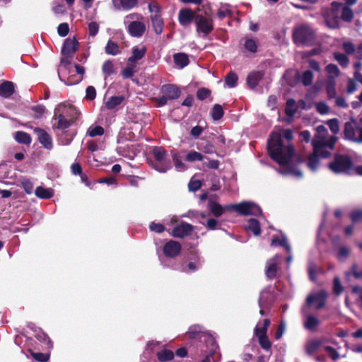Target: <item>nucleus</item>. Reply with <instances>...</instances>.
Segmentation results:
<instances>
[{
  "label": "nucleus",
  "mask_w": 362,
  "mask_h": 362,
  "mask_svg": "<svg viewBox=\"0 0 362 362\" xmlns=\"http://www.w3.org/2000/svg\"><path fill=\"white\" fill-rule=\"evenodd\" d=\"M173 60L175 64L179 69H183L189 64V59L188 55L184 52L176 53L173 55Z\"/></svg>",
  "instance_id": "obj_25"
},
{
  "label": "nucleus",
  "mask_w": 362,
  "mask_h": 362,
  "mask_svg": "<svg viewBox=\"0 0 362 362\" xmlns=\"http://www.w3.org/2000/svg\"><path fill=\"white\" fill-rule=\"evenodd\" d=\"M151 21L154 32L160 35L163 30L164 22L161 15H151Z\"/></svg>",
  "instance_id": "obj_28"
},
{
  "label": "nucleus",
  "mask_w": 362,
  "mask_h": 362,
  "mask_svg": "<svg viewBox=\"0 0 362 362\" xmlns=\"http://www.w3.org/2000/svg\"><path fill=\"white\" fill-rule=\"evenodd\" d=\"M354 17L352 10L348 6H344L341 11V18L347 22H350Z\"/></svg>",
  "instance_id": "obj_57"
},
{
  "label": "nucleus",
  "mask_w": 362,
  "mask_h": 362,
  "mask_svg": "<svg viewBox=\"0 0 362 362\" xmlns=\"http://www.w3.org/2000/svg\"><path fill=\"white\" fill-rule=\"evenodd\" d=\"M137 4V0H120V4L124 10L132 9L135 7Z\"/></svg>",
  "instance_id": "obj_60"
},
{
  "label": "nucleus",
  "mask_w": 362,
  "mask_h": 362,
  "mask_svg": "<svg viewBox=\"0 0 362 362\" xmlns=\"http://www.w3.org/2000/svg\"><path fill=\"white\" fill-rule=\"evenodd\" d=\"M209 209L216 217H220L224 211V208L221 204L212 201L209 202Z\"/></svg>",
  "instance_id": "obj_41"
},
{
  "label": "nucleus",
  "mask_w": 362,
  "mask_h": 362,
  "mask_svg": "<svg viewBox=\"0 0 362 362\" xmlns=\"http://www.w3.org/2000/svg\"><path fill=\"white\" fill-rule=\"evenodd\" d=\"M344 136L353 142L362 144V127L355 119H351L344 124Z\"/></svg>",
  "instance_id": "obj_6"
},
{
  "label": "nucleus",
  "mask_w": 362,
  "mask_h": 362,
  "mask_svg": "<svg viewBox=\"0 0 362 362\" xmlns=\"http://www.w3.org/2000/svg\"><path fill=\"white\" fill-rule=\"evenodd\" d=\"M317 111L321 115H327L329 112V107L325 102H318L315 104Z\"/></svg>",
  "instance_id": "obj_58"
},
{
  "label": "nucleus",
  "mask_w": 362,
  "mask_h": 362,
  "mask_svg": "<svg viewBox=\"0 0 362 362\" xmlns=\"http://www.w3.org/2000/svg\"><path fill=\"white\" fill-rule=\"evenodd\" d=\"M329 168L334 173L351 174L354 172V164L349 157L337 155L329 164Z\"/></svg>",
  "instance_id": "obj_5"
},
{
  "label": "nucleus",
  "mask_w": 362,
  "mask_h": 362,
  "mask_svg": "<svg viewBox=\"0 0 362 362\" xmlns=\"http://www.w3.org/2000/svg\"><path fill=\"white\" fill-rule=\"evenodd\" d=\"M336 81H326L325 89L328 99H332L337 96Z\"/></svg>",
  "instance_id": "obj_39"
},
{
  "label": "nucleus",
  "mask_w": 362,
  "mask_h": 362,
  "mask_svg": "<svg viewBox=\"0 0 362 362\" xmlns=\"http://www.w3.org/2000/svg\"><path fill=\"white\" fill-rule=\"evenodd\" d=\"M182 250V245L173 240H170L164 245L163 252L164 255L168 258H175L179 256Z\"/></svg>",
  "instance_id": "obj_12"
},
{
  "label": "nucleus",
  "mask_w": 362,
  "mask_h": 362,
  "mask_svg": "<svg viewBox=\"0 0 362 362\" xmlns=\"http://www.w3.org/2000/svg\"><path fill=\"white\" fill-rule=\"evenodd\" d=\"M204 335L202 327L198 325H192L186 332V336L190 339H201Z\"/></svg>",
  "instance_id": "obj_27"
},
{
  "label": "nucleus",
  "mask_w": 362,
  "mask_h": 362,
  "mask_svg": "<svg viewBox=\"0 0 362 362\" xmlns=\"http://www.w3.org/2000/svg\"><path fill=\"white\" fill-rule=\"evenodd\" d=\"M314 38V33L308 25H303L296 30V43L310 45Z\"/></svg>",
  "instance_id": "obj_9"
},
{
  "label": "nucleus",
  "mask_w": 362,
  "mask_h": 362,
  "mask_svg": "<svg viewBox=\"0 0 362 362\" xmlns=\"http://www.w3.org/2000/svg\"><path fill=\"white\" fill-rule=\"evenodd\" d=\"M250 204L251 202H243L239 204L226 205L225 209L227 210L233 209L237 213L243 216H249L250 213Z\"/></svg>",
  "instance_id": "obj_19"
},
{
  "label": "nucleus",
  "mask_w": 362,
  "mask_h": 362,
  "mask_svg": "<svg viewBox=\"0 0 362 362\" xmlns=\"http://www.w3.org/2000/svg\"><path fill=\"white\" fill-rule=\"evenodd\" d=\"M33 132L37 135V141L45 149L50 151L53 148L52 138L47 132L40 127H35Z\"/></svg>",
  "instance_id": "obj_11"
},
{
  "label": "nucleus",
  "mask_w": 362,
  "mask_h": 362,
  "mask_svg": "<svg viewBox=\"0 0 362 362\" xmlns=\"http://www.w3.org/2000/svg\"><path fill=\"white\" fill-rule=\"evenodd\" d=\"M30 355L32 357L40 362H47L49 359V354H44L40 352H34L32 350H30Z\"/></svg>",
  "instance_id": "obj_53"
},
{
  "label": "nucleus",
  "mask_w": 362,
  "mask_h": 362,
  "mask_svg": "<svg viewBox=\"0 0 362 362\" xmlns=\"http://www.w3.org/2000/svg\"><path fill=\"white\" fill-rule=\"evenodd\" d=\"M293 132L291 129L272 131L267 139V153L279 164L278 172L284 176L294 175Z\"/></svg>",
  "instance_id": "obj_1"
},
{
  "label": "nucleus",
  "mask_w": 362,
  "mask_h": 362,
  "mask_svg": "<svg viewBox=\"0 0 362 362\" xmlns=\"http://www.w3.org/2000/svg\"><path fill=\"white\" fill-rule=\"evenodd\" d=\"M99 30V25L95 21H92L88 24V33L89 35L95 37Z\"/></svg>",
  "instance_id": "obj_64"
},
{
  "label": "nucleus",
  "mask_w": 362,
  "mask_h": 362,
  "mask_svg": "<svg viewBox=\"0 0 362 362\" xmlns=\"http://www.w3.org/2000/svg\"><path fill=\"white\" fill-rule=\"evenodd\" d=\"M264 72L262 71H256L250 73L247 77V84L251 88H255L259 81L262 80Z\"/></svg>",
  "instance_id": "obj_20"
},
{
  "label": "nucleus",
  "mask_w": 362,
  "mask_h": 362,
  "mask_svg": "<svg viewBox=\"0 0 362 362\" xmlns=\"http://www.w3.org/2000/svg\"><path fill=\"white\" fill-rule=\"evenodd\" d=\"M327 78L326 81H336V79L340 76V70L338 66L334 64H329L325 69Z\"/></svg>",
  "instance_id": "obj_26"
},
{
  "label": "nucleus",
  "mask_w": 362,
  "mask_h": 362,
  "mask_svg": "<svg viewBox=\"0 0 362 362\" xmlns=\"http://www.w3.org/2000/svg\"><path fill=\"white\" fill-rule=\"evenodd\" d=\"M124 100V97L123 95L112 96L106 102L105 106L108 110H113L117 106L122 104V103Z\"/></svg>",
  "instance_id": "obj_36"
},
{
  "label": "nucleus",
  "mask_w": 362,
  "mask_h": 362,
  "mask_svg": "<svg viewBox=\"0 0 362 362\" xmlns=\"http://www.w3.org/2000/svg\"><path fill=\"white\" fill-rule=\"evenodd\" d=\"M146 52V48L143 46L141 49L138 47H134L132 49V55L128 59L129 65L136 66L137 61L141 59Z\"/></svg>",
  "instance_id": "obj_22"
},
{
  "label": "nucleus",
  "mask_w": 362,
  "mask_h": 362,
  "mask_svg": "<svg viewBox=\"0 0 362 362\" xmlns=\"http://www.w3.org/2000/svg\"><path fill=\"white\" fill-rule=\"evenodd\" d=\"M75 134L69 132L68 131L63 132L59 136V142L62 145H69L72 141Z\"/></svg>",
  "instance_id": "obj_48"
},
{
  "label": "nucleus",
  "mask_w": 362,
  "mask_h": 362,
  "mask_svg": "<svg viewBox=\"0 0 362 362\" xmlns=\"http://www.w3.org/2000/svg\"><path fill=\"white\" fill-rule=\"evenodd\" d=\"M52 119L55 121L52 125L54 129L65 130L73 123L71 119H66L63 113L58 114L57 109L54 110V115Z\"/></svg>",
  "instance_id": "obj_15"
},
{
  "label": "nucleus",
  "mask_w": 362,
  "mask_h": 362,
  "mask_svg": "<svg viewBox=\"0 0 362 362\" xmlns=\"http://www.w3.org/2000/svg\"><path fill=\"white\" fill-rule=\"evenodd\" d=\"M104 132L105 130L103 127L99 125H91L87 131V135H88L90 137H95L97 136H102L104 134Z\"/></svg>",
  "instance_id": "obj_46"
},
{
  "label": "nucleus",
  "mask_w": 362,
  "mask_h": 362,
  "mask_svg": "<svg viewBox=\"0 0 362 362\" xmlns=\"http://www.w3.org/2000/svg\"><path fill=\"white\" fill-rule=\"evenodd\" d=\"M21 186L27 194H30L33 193V183L29 179H22L21 181Z\"/></svg>",
  "instance_id": "obj_54"
},
{
  "label": "nucleus",
  "mask_w": 362,
  "mask_h": 362,
  "mask_svg": "<svg viewBox=\"0 0 362 362\" xmlns=\"http://www.w3.org/2000/svg\"><path fill=\"white\" fill-rule=\"evenodd\" d=\"M272 247L281 246L283 247L286 252L288 254L291 252V247L288 244L287 238L284 235H281V237L274 235L272 237L271 242Z\"/></svg>",
  "instance_id": "obj_24"
},
{
  "label": "nucleus",
  "mask_w": 362,
  "mask_h": 362,
  "mask_svg": "<svg viewBox=\"0 0 362 362\" xmlns=\"http://www.w3.org/2000/svg\"><path fill=\"white\" fill-rule=\"evenodd\" d=\"M246 229L252 231V233L257 236L261 233V228L259 222L255 218H250L247 221Z\"/></svg>",
  "instance_id": "obj_33"
},
{
  "label": "nucleus",
  "mask_w": 362,
  "mask_h": 362,
  "mask_svg": "<svg viewBox=\"0 0 362 362\" xmlns=\"http://www.w3.org/2000/svg\"><path fill=\"white\" fill-rule=\"evenodd\" d=\"M327 294L325 291H320L310 294L306 298V303L314 309H320L325 305Z\"/></svg>",
  "instance_id": "obj_10"
},
{
  "label": "nucleus",
  "mask_w": 362,
  "mask_h": 362,
  "mask_svg": "<svg viewBox=\"0 0 362 362\" xmlns=\"http://www.w3.org/2000/svg\"><path fill=\"white\" fill-rule=\"evenodd\" d=\"M135 67L136 66H133L130 65V66L125 67L124 69H122V75L123 78H132L134 76V74L135 72V70H134Z\"/></svg>",
  "instance_id": "obj_62"
},
{
  "label": "nucleus",
  "mask_w": 362,
  "mask_h": 362,
  "mask_svg": "<svg viewBox=\"0 0 362 362\" xmlns=\"http://www.w3.org/2000/svg\"><path fill=\"white\" fill-rule=\"evenodd\" d=\"M145 24L139 21L131 22L127 27L128 33L131 36L134 37H141L145 33Z\"/></svg>",
  "instance_id": "obj_16"
},
{
  "label": "nucleus",
  "mask_w": 362,
  "mask_h": 362,
  "mask_svg": "<svg viewBox=\"0 0 362 362\" xmlns=\"http://www.w3.org/2000/svg\"><path fill=\"white\" fill-rule=\"evenodd\" d=\"M35 194L40 199H49L53 197L54 191L52 189L39 186L36 187Z\"/></svg>",
  "instance_id": "obj_31"
},
{
  "label": "nucleus",
  "mask_w": 362,
  "mask_h": 362,
  "mask_svg": "<svg viewBox=\"0 0 362 362\" xmlns=\"http://www.w3.org/2000/svg\"><path fill=\"white\" fill-rule=\"evenodd\" d=\"M78 42L75 37L73 38H66L62 48V54L74 55V53L78 49Z\"/></svg>",
  "instance_id": "obj_18"
},
{
  "label": "nucleus",
  "mask_w": 362,
  "mask_h": 362,
  "mask_svg": "<svg viewBox=\"0 0 362 362\" xmlns=\"http://www.w3.org/2000/svg\"><path fill=\"white\" fill-rule=\"evenodd\" d=\"M319 157H321V156L318 153H315V151L313 150V154H312L308 161V168L313 170H316L318 165H319Z\"/></svg>",
  "instance_id": "obj_44"
},
{
  "label": "nucleus",
  "mask_w": 362,
  "mask_h": 362,
  "mask_svg": "<svg viewBox=\"0 0 362 362\" xmlns=\"http://www.w3.org/2000/svg\"><path fill=\"white\" fill-rule=\"evenodd\" d=\"M210 114L214 120L218 121L223 117L224 111L221 105L215 104L211 108Z\"/></svg>",
  "instance_id": "obj_42"
},
{
  "label": "nucleus",
  "mask_w": 362,
  "mask_h": 362,
  "mask_svg": "<svg viewBox=\"0 0 362 362\" xmlns=\"http://www.w3.org/2000/svg\"><path fill=\"white\" fill-rule=\"evenodd\" d=\"M321 90L320 84L315 83L308 90L306 98L313 99Z\"/></svg>",
  "instance_id": "obj_55"
},
{
  "label": "nucleus",
  "mask_w": 362,
  "mask_h": 362,
  "mask_svg": "<svg viewBox=\"0 0 362 362\" xmlns=\"http://www.w3.org/2000/svg\"><path fill=\"white\" fill-rule=\"evenodd\" d=\"M197 15L198 14L191 8H182L178 13V21L182 26L188 27L193 21L195 22Z\"/></svg>",
  "instance_id": "obj_13"
},
{
  "label": "nucleus",
  "mask_w": 362,
  "mask_h": 362,
  "mask_svg": "<svg viewBox=\"0 0 362 362\" xmlns=\"http://www.w3.org/2000/svg\"><path fill=\"white\" fill-rule=\"evenodd\" d=\"M69 32V27L67 23H62L58 25L57 33L61 37H65Z\"/></svg>",
  "instance_id": "obj_59"
},
{
  "label": "nucleus",
  "mask_w": 362,
  "mask_h": 362,
  "mask_svg": "<svg viewBox=\"0 0 362 362\" xmlns=\"http://www.w3.org/2000/svg\"><path fill=\"white\" fill-rule=\"evenodd\" d=\"M255 337L258 339L259 344L262 349L267 351L271 350L272 342L269 340L267 334L257 335Z\"/></svg>",
  "instance_id": "obj_43"
},
{
  "label": "nucleus",
  "mask_w": 362,
  "mask_h": 362,
  "mask_svg": "<svg viewBox=\"0 0 362 362\" xmlns=\"http://www.w3.org/2000/svg\"><path fill=\"white\" fill-rule=\"evenodd\" d=\"M313 74L310 70H306L301 75L298 76V80L305 86H309L313 83Z\"/></svg>",
  "instance_id": "obj_37"
},
{
  "label": "nucleus",
  "mask_w": 362,
  "mask_h": 362,
  "mask_svg": "<svg viewBox=\"0 0 362 362\" xmlns=\"http://www.w3.org/2000/svg\"><path fill=\"white\" fill-rule=\"evenodd\" d=\"M322 344V339L309 340L305 344V351L309 355L313 354L321 347Z\"/></svg>",
  "instance_id": "obj_30"
},
{
  "label": "nucleus",
  "mask_w": 362,
  "mask_h": 362,
  "mask_svg": "<svg viewBox=\"0 0 362 362\" xmlns=\"http://www.w3.org/2000/svg\"><path fill=\"white\" fill-rule=\"evenodd\" d=\"M327 124L334 134H337L339 131V121L337 119H332L327 121Z\"/></svg>",
  "instance_id": "obj_63"
},
{
  "label": "nucleus",
  "mask_w": 362,
  "mask_h": 362,
  "mask_svg": "<svg viewBox=\"0 0 362 362\" xmlns=\"http://www.w3.org/2000/svg\"><path fill=\"white\" fill-rule=\"evenodd\" d=\"M316 134L313 139L312 144L315 153H318L321 158H327L331 155L337 141V137L330 136L327 129L323 125H319L315 129Z\"/></svg>",
  "instance_id": "obj_2"
},
{
  "label": "nucleus",
  "mask_w": 362,
  "mask_h": 362,
  "mask_svg": "<svg viewBox=\"0 0 362 362\" xmlns=\"http://www.w3.org/2000/svg\"><path fill=\"white\" fill-rule=\"evenodd\" d=\"M103 72L108 76H110L115 73L114 64L112 60H106L102 66Z\"/></svg>",
  "instance_id": "obj_52"
},
{
  "label": "nucleus",
  "mask_w": 362,
  "mask_h": 362,
  "mask_svg": "<svg viewBox=\"0 0 362 362\" xmlns=\"http://www.w3.org/2000/svg\"><path fill=\"white\" fill-rule=\"evenodd\" d=\"M157 358L160 362H167L173 359L174 353L170 349H165L157 353Z\"/></svg>",
  "instance_id": "obj_38"
},
{
  "label": "nucleus",
  "mask_w": 362,
  "mask_h": 362,
  "mask_svg": "<svg viewBox=\"0 0 362 362\" xmlns=\"http://www.w3.org/2000/svg\"><path fill=\"white\" fill-rule=\"evenodd\" d=\"M341 6V4L334 1L332 3L330 9H325L323 11L326 24L330 28H337L339 26L340 18L339 13Z\"/></svg>",
  "instance_id": "obj_7"
},
{
  "label": "nucleus",
  "mask_w": 362,
  "mask_h": 362,
  "mask_svg": "<svg viewBox=\"0 0 362 362\" xmlns=\"http://www.w3.org/2000/svg\"><path fill=\"white\" fill-rule=\"evenodd\" d=\"M31 110L34 112L33 117L40 119L45 112L46 108L43 105H37L31 107Z\"/></svg>",
  "instance_id": "obj_56"
},
{
  "label": "nucleus",
  "mask_w": 362,
  "mask_h": 362,
  "mask_svg": "<svg viewBox=\"0 0 362 362\" xmlns=\"http://www.w3.org/2000/svg\"><path fill=\"white\" fill-rule=\"evenodd\" d=\"M204 158V156L201 153L192 151L187 154L185 160L187 162H194L197 160L202 161Z\"/></svg>",
  "instance_id": "obj_49"
},
{
  "label": "nucleus",
  "mask_w": 362,
  "mask_h": 362,
  "mask_svg": "<svg viewBox=\"0 0 362 362\" xmlns=\"http://www.w3.org/2000/svg\"><path fill=\"white\" fill-rule=\"evenodd\" d=\"M211 90L207 88H200L196 93V97L199 100H204L211 96Z\"/></svg>",
  "instance_id": "obj_51"
},
{
  "label": "nucleus",
  "mask_w": 362,
  "mask_h": 362,
  "mask_svg": "<svg viewBox=\"0 0 362 362\" xmlns=\"http://www.w3.org/2000/svg\"><path fill=\"white\" fill-rule=\"evenodd\" d=\"M244 48L250 53H256L257 52V42L251 37H245L243 43Z\"/></svg>",
  "instance_id": "obj_35"
},
{
  "label": "nucleus",
  "mask_w": 362,
  "mask_h": 362,
  "mask_svg": "<svg viewBox=\"0 0 362 362\" xmlns=\"http://www.w3.org/2000/svg\"><path fill=\"white\" fill-rule=\"evenodd\" d=\"M105 52L107 54L116 56L120 54L121 51L118 44L116 42L109 40L105 47Z\"/></svg>",
  "instance_id": "obj_32"
},
{
  "label": "nucleus",
  "mask_w": 362,
  "mask_h": 362,
  "mask_svg": "<svg viewBox=\"0 0 362 362\" xmlns=\"http://www.w3.org/2000/svg\"><path fill=\"white\" fill-rule=\"evenodd\" d=\"M180 88L175 84L167 83L161 86L160 89V96L154 98L157 107L165 105L169 100H175L181 95Z\"/></svg>",
  "instance_id": "obj_4"
},
{
  "label": "nucleus",
  "mask_w": 362,
  "mask_h": 362,
  "mask_svg": "<svg viewBox=\"0 0 362 362\" xmlns=\"http://www.w3.org/2000/svg\"><path fill=\"white\" fill-rule=\"evenodd\" d=\"M320 324V320L317 317L313 315H306L303 320L304 327L310 332L317 330V327Z\"/></svg>",
  "instance_id": "obj_21"
},
{
  "label": "nucleus",
  "mask_w": 362,
  "mask_h": 362,
  "mask_svg": "<svg viewBox=\"0 0 362 362\" xmlns=\"http://www.w3.org/2000/svg\"><path fill=\"white\" fill-rule=\"evenodd\" d=\"M195 25L197 31L204 35H208L214 30V22L211 16L198 14L196 18Z\"/></svg>",
  "instance_id": "obj_8"
},
{
  "label": "nucleus",
  "mask_w": 362,
  "mask_h": 362,
  "mask_svg": "<svg viewBox=\"0 0 362 362\" xmlns=\"http://www.w3.org/2000/svg\"><path fill=\"white\" fill-rule=\"evenodd\" d=\"M334 59L341 66L345 68L349 63V58L343 53L334 52L333 54Z\"/></svg>",
  "instance_id": "obj_47"
},
{
  "label": "nucleus",
  "mask_w": 362,
  "mask_h": 362,
  "mask_svg": "<svg viewBox=\"0 0 362 362\" xmlns=\"http://www.w3.org/2000/svg\"><path fill=\"white\" fill-rule=\"evenodd\" d=\"M285 113L286 115V117L283 120L287 124H290L293 121L294 117V98H289L287 100Z\"/></svg>",
  "instance_id": "obj_29"
},
{
  "label": "nucleus",
  "mask_w": 362,
  "mask_h": 362,
  "mask_svg": "<svg viewBox=\"0 0 362 362\" xmlns=\"http://www.w3.org/2000/svg\"><path fill=\"white\" fill-rule=\"evenodd\" d=\"M15 92L14 84L12 81H4L0 84V96L9 98Z\"/></svg>",
  "instance_id": "obj_23"
},
{
  "label": "nucleus",
  "mask_w": 362,
  "mask_h": 362,
  "mask_svg": "<svg viewBox=\"0 0 362 362\" xmlns=\"http://www.w3.org/2000/svg\"><path fill=\"white\" fill-rule=\"evenodd\" d=\"M66 114L67 115V116L70 117L69 119H71V122H74L78 119L81 112L76 107L70 105L67 108Z\"/></svg>",
  "instance_id": "obj_50"
},
{
  "label": "nucleus",
  "mask_w": 362,
  "mask_h": 362,
  "mask_svg": "<svg viewBox=\"0 0 362 362\" xmlns=\"http://www.w3.org/2000/svg\"><path fill=\"white\" fill-rule=\"evenodd\" d=\"M96 97V90L94 86H89L86 90L85 98L87 100H93Z\"/></svg>",
  "instance_id": "obj_61"
},
{
  "label": "nucleus",
  "mask_w": 362,
  "mask_h": 362,
  "mask_svg": "<svg viewBox=\"0 0 362 362\" xmlns=\"http://www.w3.org/2000/svg\"><path fill=\"white\" fill-rule=\"evenodd\" d=\"M238 79V75L233 71H230L226 76L225 83L229 88H234L237 86Z\"/></svg>",
  "instance_id": "obj_45"
},
{
  "label": "nucleus",
  "mask_w": 362,
  "mask_h": 362,
  "mask_svg": "<svg viewBox=\"0 0 362 362\" xmlns=\"http://www.w3.org/2000/svg\"><path fill=\"white\" fill-rule=\"evenodd\" d=\"M280 258H281V256L276 255L274 257L267 261V267L265 270V274L269 279H272L276 277L279 259Z\"/></svg>",
  "instance_id": "obj_17"
},
{
  "label": "nucleus",
  "mask_w": 362,
  "mask_h": 362,
  "mask_svg": "<svg viewBox=\"0 0 362 362\" xmlns=\"http://www.w3.org/2000/svg\"><path fill=\"white\" fill-rule=\"evenodd\" d=\"M153 159H148V163L160 173H166L172 167L171 161L167 158V151L162 146H155L152 150Z\"/></svg>",
  "instance_id": "obj_3"
},
{
  "label": "nucleus",
  "mask_w": 362,
  "mask_h": 362,
  "mask_svg": "<svg viewBox=\"0 0 362 362\" xmlns=\"http://www.w3.org/2000/svg\"><path fill=\"white\" fill-rule=\"evenodd\" d=\"M194 230V226L187 222L182 221L180 224L176 225L170 235L174 238H183L191 235Z\"/></svg>",
  "instance_id": "obj_14"
},
{
  "label": "nucleus",
  "mask_w": 362,
  "mask_h": 362,
  "mask_svg": "<svg viewBox=\"0 0 362 362\" xmlns=\"http://www.w3.org/2000/svg\"><path fill=\"white\" fill-rule=\"evenodd\" d=\"M15 139L17 142L19 144H26L29 145L32 139L30 134L25 132L18 131L16 133L15 135Z\"/></svg>",
  "instance_id": "obj_40"
},
{
  "label": "nucleus",
  "mask_w": 362,
  "mask_h": 362,
  "mask_svg": "<svg viewBox=\"0 0 362 362\" xmlns=\"http://www.w3.org/2000/svg\"><path fill=\"white\" fill-rule=\"evenodd\" d=\"M271 324V320L269 318H265L263 320L262 325H259V322L257 325V326L254 329V334L257 335H263L267 334L268 327Z\"/></svg>",
  "instance_id": "obj_34"
}]
</instances>
